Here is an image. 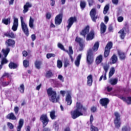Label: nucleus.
Listing matches in <instances>:
<instances>
[{
  "label": "nucleus",
  "instance_id": "obj_46",
  "mask_svg": "<svg viewBox=\"0 0 131 131\" xmlns=\"http://www.w3.org/2000/svg\"><path fill=\"white\" fill-rule=\"evenodd\" d=\"M52 57L54 58V57H56V55L53 53H48L47 54V59H50V58H52Z\"/></svg>",
  "mask_w": 131,
  "mask_h": 131
},
{
  "label": "nucleus",
  "instance_id": "obj_8",
  "mask_svg": "<svg viewBox=\"0 0 131 131\" xmlns=\"http://www.w3.org/2000/svg\"><path fill=\"white\" fill-rule=\"evenodd\" d=\"M63 13H61L57 15L55 18V23L56 25H60L62 23Z\"/></svg>",
  "mask_w": 131,
  "mask_h": 131
},
{
  "label": "nucleus",
  "instance_id": "obj_50",
  "mask_svg": "<svg viewBox=\"0 0 131 131\" xmlns=\"http://www.w3.org/2000/svg\"><path fill=\"white\" fill-rule=\"evenodd\" d=\"M103 69L105 71V73H107L108 72V69H109V66L107 64H105L103 66Z\"/></svg>",
  "mask_w": 131,
  "mask_h": 131
},
{
  "label": "nucleus",
  "instance_id": "obj_4",
  "mask_svg": "<svg viewBox=\"0 0 131 131\" xmlns=\"http://www.w3.org/2000/svg\"><path fill=\"white\" fill-rule=\"evenodd\" d=\"M20 21H21V29L25 34L27 36L29 35V31L28 30V28L27 27V25L24 21V18L23 16H20Z\"/></svg>",
  "mask_w": 131,
  "mask_h": 131
},
{
  "label": "nucleus",
  "instance_id": "obj_13",
  "mask_svg": "<svg viewBox=\"0 0 131 131\" xmlns=\"http://www.w3.org/2000/svg\"><path fill=\"white\" fill-rule=\"evenodd\" d=\"M41 121H42L44 126H46L49 123V119L46 115H42L40 118Z\"/></svg>",
  "mask_w": 131,
  "mask_h": 131
},
{
  "label": "nucleus",
  "instance_id": "obj_16",
  "mask_svg": "<svg viewBox=\"0 0 131 131\" xmlns=\"http://www.w3.org/2000/svg\"><path fill=\"white\" fill-rule=\"evenodd\" d=\"M24 124V120L23 119H20L17 126H16L17 131H21V128L23 127V125Z\"/></svg>",
  "mask_w": 131,
  "mask_h": 131
},
{
  "label": "nucleus",
  "instance_id": "obj_12",
  "mask_svg": "<svg viewBox=\"0 0 131 131\" xmlns=\"http://www.w3.org/2000/svg\"><path fill=\"white\" fill-rule=\"evenodd\" d=\"M119 58L121 61H123L126 59V53H124L121 51H118Z\"/></svg>",
  "mask_w": 131,
  "mask_h": 131
},
{
  "label": "nucleus",
  "instance_id": "obj_21",
  "mask_svg": "<svg viewBox=\"0 0 131 131\" xmlns=\"http://www.w3.org/2000/svg\"><path fill=\"white\" fill-rule=\"evenodd\" d=\"M118 82V79L117 78H111L108 80V83L112 85H116Z\"/></svg>",
  "mask_w": 131,
  "mask_h": 131
},
{
  "label": "nucleus",
  "instance_id": "obj_40",
  "mask_svg": "<svg viewBox=\"0 0 131 131\" xmlns=\"http://www.w3.org/2000/svg\"><path fill=\"white\" fill-rule=\"evenodd\" d=\"M9 67L10 68V69H15L17 68V64L13 62H10Z\"/></svg>",
  "mask_w": 131,
  "mask_h": 131
},
{
  "label": "nucleus",
  "instance_id": "obj_42",
  "mask_svg": "<svg viewBox=\"0 0 131 131\" xmlns=\"http://www.w3.org/2000/svg\"><path fill=\"white\" fill-rule=\"evenodd\" d=\"M57 66L58 68H59V69L60 68H62V67L63 66V62H62V61L60 60H57Z\"/></svg>",
  "mask_w": 131,
  "mask_h": 131
},
{
  "label": "nucleus",
  "instance_id": "obj_44",
  "mask_svg": "<svg viewBox=\"0 0 131 131\" xmlns=\"http://www.w3.org/2000/svg\"><path fill=\"white\" fill-rule=\"evenodd\" d=\"M108 10H109V5H106L104 8L103 14H104V15H106V14H107V12H108Z\"/></svg>",
  "mask_w": 131,
  "mask_h": 131
},
{
  "label": "nucleus",
  "instance_id": "obj_3",
  "mask_svg": "<svg viewBox=\"0 0 131 131\" xmlns=\"http://www.w3.org/2000/svg\"><path fill=\"white\" fill-rule=\"evenodd\" d=\"M2 53H3L4 57L2 58L1 64L2 65H4V64H7L8 63V60L7 59V56L10 53V48H7L6 49H2Z\"/></svg>",
  "mask_w": 131,
  "mask_h": 131
},
{
  "label": "nucleus",
  "instance_id": "obj_26",
  "mask_svg": "<svg viewBox=\"0 0 131 131\" xmlns=\"http://www.w3.org/2000/svg\"><path fill=\"white\" fill-rule=\"evenodd\" d=\"M106 29H107V27L104 23H101L100 25V31L101 33H105L106 32Z\"/></svg>",
  "mask_w": 131,
  "mask_h": 131
},
{
  "label": "nucleus",
  "instance_id": "obj_22",
  "mask_svg": "<svg viewBox=\"0 0 131 131\" xmlns=\"http://www.w3.org/2000/svg\"><path fill=\"white\" fill-rule=\"evenodd\" d=\"M81 59V54H79L77 56L76 59L75 60V64L77 67H79Z\"/></svg>",
  "mask_w": 131,
  "mask_h": 131
},
{
  "label": "nucleus",
  "instance_id": "obj_9",
  "mask_svg": "<svg viewBox=\"0 0 131 131\" xmlns=\"http://www.w3.org/2000/svg\"><path fill=\"white\" fill-rule=\"evenodd\" d=\"M76 17H71L68 20V25L67 26L68 30L70 29L71 26L73 25V23L76 22Z\"/></svg>",
  "mask_w": 131,
  "mask_h": 131
},
{
  "label": "nucleus",
  "instance_id": "obj_31",
  "mask_svg": "<svg viewBox=\"0 0 131 131\" xmlns=\"http://www.w3.org/2000/svg\"><path fill=\"white\" fill-rule=\"evenodd\" d=\"M102 61H103V55H99L98 56H97L96 58L95 62L96 64H100V63H101Z\"/></svg>",
  "mask_w": 131,
  "mask_h": 131
},
{
  "label": "nucleus",
  "instance_id": "obj_56",
  "mask_svg": "<svg viewBox=\"0 0 131 131\" xmlns=\"http://www.w3.org/2000/svg\"><path fill=\"white\" fill-rule=\"evenodd\" d=\"M31 38L32 40V41H34L35 39H36V36H35V34H32L31 36Z\"/></svg>",
  "mask_w": 131,
  "mask_h": 131
},
{
  "label": "nucleus",
  "instance_id": "obj_59",
  "mask_svg": "<svg viewBox=\"0 0 131 131\" xmlns=\"http://www.w3.org/2000/svg\"><path fill=\"white\" fill-rule=\"evenodd\" d=\"M10 84V82H6V81H4L3 82V85L4 86H7V85H9Z\"/></svg>",
  "mask_w": 131,
  "mask_h": 131
},
{
  "label": "nucleus",
  "instance_id": "obj_20",
  "mask_svg": "<svg viewBox=\"0 0 131 131\" xmlns=\"http://www.w3.org/2000/svg\"><path fill=\"white\" fill-rule=\"evenodd\" d=\"M31 7H32V4H31V3H27L26 5H25L24 6V14H25V13H27V12H28L29 10L28 8H31Z\"/></svg>",
  "mask_w": 131,
  "mask_h": 131
},
{
  "label": "nucleus",
  "instance_id": "obj_11",
  "mask_svg": "<svg viewBox=\"0 0 131 131\" xmlns=\"http://www.w3.org/2000/svg\"><path fill=\"white\" fill-rule=\"evenodd\" d=\"M90 32V26H87L85 28L82 30V31L80 32V35L83 36L85 38V36Z\"/></svg>",
  "mask_w": 131,
  "mask_h": 131
},
{
  "label": "nucleus",
  "instance_id": "obj_41",
  "mask_svg": "<svg viewBox=\"0 0 131 131\" xmlns=\"http://www.w3.org/2000/svg\"><path fill=\"white\" fill-rule=\"evenodd\" d=\"M37 69H39L41 66V62L37 61L35 63Z\"/></svg>",
  "mask_w": 131,
  "mask_h": 131
},
{
  "label": "nucleus",
  "instance_id": "obj_19",
  "mask_svg": "<svg viewBox=\"0 0 131 131\" xmlns=\"http://www.w3.org/2000/svg\"><path fill=\"white\" fill-rule=\"evenodd\" d=\"M117 97H118V98H120V99L124 101V102H126V103H127V104H128V105L131 104V97L124 98L122 96L120 95H117Z\"/></svg>",
  "mask_w": 131,
  "mask_h": 131
},
{
  "label": "nucleus",
  "instance_id": "obj_47",
  "mask_svg": "<svg viewBox=\"0 0 131 131\" xmlns=\"http://www.w3.org/2000/svg\"><path fill=\"white\" fill-rule=\"evenodd\" d=\"M122 131H130V128L128 126H124L122 128Z\"/></svg>",
  "mask_w": 131,
  "mask_h": 131
},
{
  "label": "nucleus",
  "instance_id": "obj_55",
  "mask_svg": "<svg viewBox=\"0 0 131 131\" xmlns=\"http://www.w3.org/2000/svg\"><path fill=\"white\" fill-rule=\"evenodd\" d=\"M58 78L59 79V80H60L62 82H63V81H64V77H63V76H62V75H59L58 76Z\"/></svg>",
  "mask_w": 131,
  "mask_h": 131
},
{
  "label": "nucleus",
  "instance_id": "obj_53",
  "mask_svg": "<svg viewBox=\"0 0 131 131\" xmlns=\"http://www.w3.org/2000/svg\"><path fill=\"white\" fill-rule=\"evenodd\" d=\"M7 125L10 129H13V128H14V125H13V124H12V123L8 122Z\"/></svg>",
  "mask_w": 131,
  "mask_h": 131
},
{
  "label": "nucleus",
  "instance_id": "obj_52",
  "mask_svg": "<svg viewBox=\"0 0 131 131\" xmlns=\"http://www.w3.org/2000/svg\"><path fill=\"white\" fill-rule=\"evenodd\" d=\"M91 131H99V129L97 127H95V126H91Z\"/></svg>",
  "mask_w": 131,
  "mask_h": 131
},
{
  "label": "nucleus",
  "instance_id": "obj_60",
  "mask_svg": "<svg viewBox=\"0 0 131 131\" xmlns=\"http://www.w3.org/2000/svg\"><path fill=\"white\" fill-rule=\"evenodd\" d=\"M118 22H122V21H123V17H122V16L118 17Z\"/></svg>",
  "mask_w": 131,
  "mask_h": 131
},
{
  "label": "nucleus",
  "instance_id": "obj_38",
  "mask_svg": "<svg viewBox=\"0 0 131 131\" xmlns=\"http://www.w3.org/2000/svg\"><path fill=\"white\" fill-rule=\"evenodd\" d=\"M99 42H96L94 44L93 47V51H94V52H97V51H98V49H99Z\"/></svg>",
  "mask_w": 131,
  "mask_h": 131
},
{
  "label": "nucleus",
  "instance_id": "obj_39",
  "mask_svg": "<svg viewBox=\"0 0 131 131\" xmlns=\"http://www.w3.org/2000/svg\"><path fill=\"white\" fill-rule=\"evenodd\" d=\"M86 6V3L85 1H80V6L82 10H83L85 6Z\"/></svg>",
  "mask_w": 131,
  "mask_h": 131
},
{
  "label": "nucleus",
  "instance_id": "obj_37",
  "mask_svg": "<svg viewBox=\"0 0 131 131\" xmlns=\"http://www.w3.org/2000/svg\"><path fill=\"white\" fill-rule=\"evenodd\" d=\"M34 23V19L31 17V16L30 17V20H29V27L30 28H33V23Z\"/></svg>",
  "mask_w": 131,
  "mask_h": 131
},
{
  "label": "nucleus",
  "instance_id": "obj_30",
  "mask_svg": "<svg viewBox=\"0 0 131 131\" xmlns=\"http://www.w3.org/2000/svg\"><path fill=\"white\" fill-rule=\"evenodd\" d=\"M67 53H68L71 61L73 62V58H72V56H71V55H73V50H72V47L71 46H69V51H67Z\"/></svg>",
  "mask_w": 131,
  "mask_h": 131
},
{
  "label": "nucleus",
  "instance_id": "obj_28",
  "mask_svg": "<svg viewBox=\"0 0 131 131\" xmlns=\"http://www.w3.org/2000/svg\"><path fill=\"white\" fill-rule=\"evenodd\" d=\"M6 45L7 47H12V46L15 45V41L13 39H9L6 40Z\"/></svg>",
  "mask_w": 131,
  "mask_h": 131
},
{
  "label": "nucleus",
  "instance_id": "obj_45",
  "mask_svg": "<svg viewBox=\"0 0 131 131\" xmlns=\"http://www.w3.org/2000/svg\"><path fill=\"white\" fill-rule=\"evenodd\" d=\"M63 63L64 67L66 68L67 66H68V65H69V60H68V59L67 58H64Z\"/></svg>",
  "mask_w": 131,
  "mask_h": 131
},
{
  "label": "nucleus",
  "instance_id": "obj_54",
  "mask_svg": "<svg viewBox=\"0 0 131 131\" xmlns=\"http://www.w3.org/2000/svg\"><path fill=\"white\" fill-rule=\"evenodd\" d=\"M46 18L47 19H48V20H49V19H51V18H52V15L51 14V13L47 12L46 13Z\"/></svg>",
  "mask_w": 131,
  "mask_h": 131
},
{
  "label": "nucleus",
  "instance_id": "obj_23",
  "mask_svg": "<svg viewBox=\"0 0 131 131\" xmlns=\"http://www.w3.org/2000/svg\"><path fill=\"white\" fill-rule=\"evenodd\" d=\"M87 85L89 86H92V84L93 83V76L92 75H90L87 77Z\"/></svg>",
  "mask_w": 131,
  "mask_h": 131
},
{
  "label": "nucleus",
  "instance_id": "obj_15",
  "mask_svg": "<svg viewBox=\"0 0 131 131\" xmlns=\"http://www.w3.org/2000/svg\"><path fill=\"white\" fill-rule=\"evenodd\" d=\"M18 25H19V24L18 23V18H14L13 26L12 27V30H13V31H17V29H18Z\"/></svg>",
  "mask_w": 131,
  "mask_h": 131
},
{
  "label": "nucleus",
  "instance_id": "obj_7",
  "mask_svg": "<svg viewBox=\"0 0 131 131\" xmlns=\"http://www.w3.org/2000/svg\"><path fill=\"white\" fill-rule=\"evenodd\" d=\"M90 15L92 21H93V22H96V20H97L98 18V15H97V10L95 8H93L90 12Z\"/></svg>",
  "mask_w": 131,
  "mask_h": 131
},
{
  "label": "nucleus",
  "instance_id": "obj_10",
  "mask_svg": "<svg viewBox=\"0 0 131 131\" xmlns=\"http://www.w3.org/2000/svg\"><path fill=\"white\" fill-rule=\"evenodd\" d=\"M75 41L79 43V51H82L83 50V48H84V45H83V40L78 37H77L75 39Z\"/></svg>",
  "mask_w": 131,
  "mask_h": 131
},
{
  "label": "nucleus",
  "instance_id": "obj_49",
  "mask_svg": "<svg viewBox=\"0 0 131 131\" xmlns=\"http://www.w3.org/2000/svg\"><path fill=\"white\" fill-rule=\"evenodd\" d=\"M23 64H24V67L26 68L28 67V66H29V61H28L27 60H24Z\"/></svg>",
  "mask_w": 131,
  "mask_h": 131
},
{
  "label": "nucleus",
  "instance_id": "obj_24",
  "mask_svg": "<svg viewBox=\"0 0 131 131\" xmlns=\"http://www.w3.org/2000/svg\"><path fill=\"white\" fill-rule=\"evenodd\" d=\"M6 118H7V119H10L11 120H16V119H17V117L15 116V115L13 113L9 114L6 116Z\"/></svg>",
  "mask_w": 131,
  "mask_h": 131
},
{
  "label": "nucleus",
  "instance_id": "obj_63",
  "mask_svg": "<svg viewBox=\"0 0 131 131\" xmlns=\"http://www.w3.org/2000/svg\"><path fill=\"white\" fill-rule=\"evenodd\" d=\"M106 90L107 91V92H111L112 91V88L110 86H107L106 88Z\"/></svg>",
  "mask_w": 131,
  "mask_h": 131
},
{
  "label": "nucleus",
  "instance_id": "obj_58",
  "mask_svg": "<svg viewBox=\"0 0 131 131\" xmlns=\"http://www.w3.org/2000/svg\"><path fill=\"white\" fill-rule=\"evenodd\" d=\"M89 5L90 7H92L93 6V4H94V0H88Z\"/></svg>",
  "mask_w": 131,
  "mask_h": 131
},
{
  "label": "nucleus",
  "instance_id": "obj_14",
  "mask_svg": "<svg viewBox=\"0 0 131 131\" xmlns=\"http://www.w3.org/2000/svg\"><path fill=\"white\" fill-rule=\"evenodd\" d=\"M95 37V32L93 30H91L89 33H88L86 37V40H92L94 39Z\"/></svg>",
  "mask_w": 131,
  "mask_h": 131
},
{
  "label": "nucleus",
  "instance_id": "obj_48",
  "mask_svg": "<svg viewBox=\"0 0 131 131\" xmlns=\"http://www.w3.org/2000/svg\"><path fill=\"white\" fill-rule=\"evenodd\" d=\"M57 47H58V48L60 49V50H62V51H65V48H64V46H63V45H62V43H58Z\"/></svg>",
  "mask_w": 131,
  "mask_h": 131
},
{
  "label": "nucleus",
  "instance_id": "obj_18",
  "mask_svg": "<svg viewBox=\"0 0 131 131\" xmlns=\"http://www.w3.org/2000/svg\"><path fill=\"white\" fill-rule=\"evenodd\" d=\"M100 103L102 106H104L105 108H107V105L109 104V99L107 98L101 99L100 101Z\"/></svg>",
  "mask_w": 131,
  "mask_h": 131
},
{
  "label": "nucleus",
  "instance_id": "obj_61",
  "mask_svg": "<svg viewBox=\"0 0 131 131\" xmlns=\"http://www.w3.org/2000/svg\"><path fill=\"white\" fill-rule=\"evenodd\" d=\"M96 111H97V107L95 106H93L92 107H91V112L95 113L96 112Z\"/></svg>",
  "mask_w": 131,
  "mask_h": 131
},
{
  "label": "nucleus",
  "instance_id": "obj_25",
  "mask_svg": "<svg viewBox=\"0 0 131 131\" xmlns=\"http://www.w3.org/2000/svg\"><path fill=\"white\" fill-rule=\"evenodd\" d=\"M124 31H125V28H123L122 29L120 30L118 33H120V37L121 39H124V37H125V33H124Z\"/></svg>",
  "mask_w": 131,
  "mask_h": 131
},
{
  "label": "nucleus",
  "instance_id": "obj_17",
  "mask_svg": "<svg viewBox=\"0 0 131 131\" xmlns=\"http://www.w3.org/2000/svg\"><path fill=\"white\" fill-rule=\"evenodd\" d=\"M86 61L88 64H92L93 63V53L91 52H88Z\"/></svg>",
  "mask_w": 131,
  "mask_h": 131
},
{
  "label": "nucleus",
  "instance_id": "obj_33",
  "mask_svg": "<svg viewBox=\"0 0 131 131\" xmlns=\"http://www.w3.org/2000/svg\"><path fill=\"white\" fill-rule=\"evenodd\" d=\"M2 23L5 24V25H8L11 23V18L8 17V18H4L2 19Z\"/></svg>",
  "mask_w": 131,
  "mask_h": 131
},
{
  "label": "nucleus",
  "instance_id": "obj_57",
  "mask_svg": "<svg viewBox=\"0 0 131 131\" xmlns=\"http://www.w3.org/2000/svg\"><path fill=\"white\" fill-rule=\"evenodd\" d=\"M14 111L15 112V114H18V113L19 112V108L18 106H16L14 108Z\"/></svg>",
  "mask_w": 131,
  "mask_h": 131
},
{
  "label": "nucleus",
  "instance_id": "obj_43",
  "mask_svg": "<svg viewBox=\"0 0 131 131\" xmlns=\"http://www.w3.org/2000/svg\"><path fill=\"white\" fill-rule=\"evenodd\" d=\"M18 90L20 93H21V94H23L24 93V90H25L24 84L20 85L19 88H18Z\"/></svg>",
  "mask_w": 131,
  "mask_h": 131
},
{
  "label": "nucleus",
  "instance_id": "obj_27",
  "mask_svg": "<svg viewBox=\"0 0 131 131\" xmlns=\"http://www.w3.org/2000/svg\"><path fill=\"white\" fill-rule=\"evenodd\" d=\"M5 36L7 37H11V38H15L16 35L13 33L12 31H9L5 34Z\"/></svg>",
  "mask_w": 131,
  "mask_h": 131
},
{
  "label": "nucleus",
  "instance_id": "obj_6",
  "mask_svg": "<svg viewBox=\"0 0 131 131\" xmlns=\"http://www.w3.org/2000/svg\"><path fill=\"white\" fill-rule=\"evenodd\" d=\"M112 46H113V44L112 42H108L104 49V57L105 58L108 57L109 56V54L110 53V50H111V48H112Z\"/></svg>",
  "mask_w": 131,
  "mask_h": 131
},
{
  "label": "nucleus",
  "instance_id": "obj_62",
  "mask_svg": "<svg viewBox=\"0 0 131 131\" xmlns=\"http://www.w3.org/2000/svg\"><path fill=\"white\" fill-rule=\"evenodd\" d=\"M108 21H109V17L108 16H105L104 17V22L105 24H107L108 23Z\"/></svg>",
  "mask_w": 131,
  "mask_h": 131
},
{
  "label": "nucleus",
  "instance_id": "obj_64",
  "mask_svg": "<svg viewBox=\"0 0 131 131\" xmlns=\"http://www.w3.org/2000/svg\"><path fill=\"white\" fill-rule=\"evenodd\" d=\"M43 131H51V128L46 127L43 128Z\"/></svg>",
  "mask_w": 131,
  "mask_h": 131
},
{
  "label": "nucleus",
  "instance_id": "obj_34",
  "mask_svg": "<svg viewBox=\"0 0 131 131\" xmlns=\"http://www.w3.org/2000/svg\"><path fill=\"white\" fill-rule=\"evenodd\" d=\"M45 76L47 78H51L53 76V73L51 71H47L45 74Z\"/></svg>",
  "mask_w": 131,
  "mask_h": 131
},
{
  "label": "nucleus",
  "instance_id": "obj_2",
  "mask_svg": "<svg viewBox=\"0 0 131 131\" xmlns=\"http://www.w3.org/2000/svg\"><path fill=\"white\" fill-rule=\"evenodd\" d=\"M47 95H48L50 101L52 102V103H57L59 101V99H60L59 96H57V92L53 90L52 88H49L47 90Z\"/></svg>",
  "mask_w": 131,
  "mask_h": 131
},
{
  "label": "nucleus",
  "instance_id": "obj_29",
  "mask_svg": "<svg viewBox=\"0 0 131 131\" xmlns=\"http://www.w3.org/2000/svg\"><path fill=\"white\" fill-rule=\"evenodd\" d=\"M116 62H117V56L114 54L110 59V63L111 64H115Z\"/></svg>",
  "mask_w": 131,
  "mask_h": 131
},
{
  "label": "nucleus",
  "instance_id": "obj_32",
  "mask_svg": "<svg viewBox=\"0 0 131 131\" xmlns=\"http://www.w3.org/2000/svg\"><path fill=\"white\" fill-rule=\"evenodd\" d=\"M66 101L68 104V105H70L72 104V99H71V96L70 95H68L66 98Z\"/></svg>",
  "mask_w": 131,
  "mask_h": 131
},
{
  "label": "nucleus",
  "instance_id": "obj_5",
  "mask_svg": "<svg viewBox=\"0 0 131 131\" xmlns=\"http://www.w3.org/2000/svg\"><path fill=\"white\" fill-rule=\"evenodd\" d=\"M114 115L115 116L114 119V123L116 127L119 128L120 127V115L118 112H115Z\"/></svg>",
  "mask_w": 131,
  "mask_h": 131
},
{
  "label": "nucleus",
  "instance_id": "obj_36",
  "mask_svg": "<svg viewBox=\"0 0 131 131\" xmlns=\"http://www.w3.org/2000/svg\"><path fill=\"white\" fill-rule=\"evenodd\" d=\"M56 112L55 111H52L50 112V117L52 119H56L57 118V116H56Z\"/></svg>",
  "mask_w": 131,
  "mask_h": 131
},
{
  "label": "nucleus",
  "instance_id": "obj_35",
  "mask_svg": "<svg viewBox=\"0 0 131 131\" xmlns=\"http://www.w3.org/2000/svg\"><path fill=\"white\" fill-rule=\"evenodd\" d=\"M114 73H115V69L114 68H111L108 75L110 78V77H112Z\"/></svg>",
  "mask_w": 131,
  "mask_h": 131
},
{
  "label": "nucleus",
  "instance_id": "obj_1",
  "mask_svg": "<svg viewBox=\"0 0 131 131\" xmlns=\"http://www.w3.org/2000/svg\"><path fill=\"white\" fill-rule=\"evenodd\" d=\"M75 109L71 112V116L73 119H76L79 116L83 115V112L82 111V104L79 102L76 103L75 106Z\"/></svg>",
  "mask_w": 131,
  "mask_h": 131
},
{
  "label": "nucleus",
  "instance_id": "obj_51",
  "mask_svg": "<svg viewBox=\"0 0 131 131\" xmlns=\"http://www.w3.org/2000/svg\"><path fill=\"white\" fill-rule=\"evenodd\" d=\"M53 127L54 128L55 130L58 131V129H59V124L57 123H55Z\"/></svg>",
  "mask_w": 131,
  "mask_h": 131
}]
</instances>
